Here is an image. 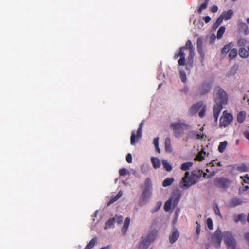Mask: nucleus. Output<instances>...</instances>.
I'll return each instance as SVG.
<instances>
[{
    "label": "nucleus",
    "instance_id": "1",
    "mask_svg": "<svg viewBox=\"0 0 249 249\" xmlns=\"http://www.w3.org/2000/svg\"><path fill=\"white\" fill-rule=\"evenodd\" d=\"M215 105L213 108V115L217 121L223 106L227 105L228 97L226 92L220 87L215 88L214 91Z\"/></svg>",
    "mask_w": 249,
    "mask_h": 249
},
{
    "label": "nucleus",
    "instance_id": "2",
    "mask_svg": "<svg viewBox=\"0 0 249 249\" xmlns=\"http://www.w3.org/2000/svg\"><path fill=\"white\" fill-rule=\"evenodd\" d=\"M171 127L173 129L174 136L177 138H180L185 129L190 128V126L185 121L178 120L171 124Z\"/></svg>",
    "mask_w": 249,
    "mask_h": 249
},
{
    "label": "nucleus",
    "instance_id": "3",
    "mask_svg": "<svg viewBox=\"0 0 249 249\" xmlns=\"http://www.w3.org/2000/svg\"><path fill=\"white\" fill-rule=\"evenodd\" d=\"M195 179L192 174L190 175L189 172L187 171L185 173L184 176L182 178L180 182V187L182 189H187L192 185L196 183Z\"/></svg>",
    "mask_w": 249,
    "mask_h": 249
},
{
    "label": "nucleus",
    "instance_id": "4",
    "mask_svg": "<svg viewBox=\"0 0 249 249\" xmlns=\"http://www.w3.org/2000/svg\"><path fill=\"white\" fill-rule=\"evenodd\" d=\"M205 105L203 102L200 101L193 105L189 109V113L191 115H194L197 112H199V116L202 117L205 115Z\"/></svg>",
    "mask_w": 249,
    "mask_h": 249
},
{
    "label": "nucleus",
    "instance_id": "5",
    "mask_svg": "<svg viewBox=\"0 0 249 249\" xmlns=\"http://www.w3.org/2000/svg\"><path fill=\"white\" fill-rule=\"evenodd\" d=\"M232 115L226 110L224 111L220 119V127L225 128L227 127L232 122Z\"/></svg>",
    "mask_w": 249,
    "mask_h": 249
},
{
    "label": "nucleus",
    "instance_id": "6",
    "mask_svg": "<svg viewBox=\"0 0 249 249\" xmlns=\"http://www.w3.org/2000/svg\"><path fill=\"white\" fill-rule=\"evenodd\" d=\"M223 238L227 247H236V241L231 232L227 231L224 232Z\"/></svg>",
    "mask_w": 249,
    "mask_h": 249
},
{
    "label": "nucleus",
    "instance_id": "7",
    "mask_svg": "<svg viewBox=\"0 0 249 249\" xmlns=\"http://www.w3.org/2000/svg\"><path fill=\"white\" fill-rule=\"evenodd\" d=\"M174 58L175 59L179 58L178 62L179 66H184L186 63L184 48L181 47L178 50H177L175 53Z\"/></svg>",
    "mask_w": 249,
    "mask_h": 249
},
{
    "label": "nucleus",
    "instance_id": "8",
    "mask_svg": "<svg viewBox=\"0 0 249 249\" xmlns=\"http://www.w3.org/2000/svg\"><path fill=\"white\" fill-rule=\"evenodd\" d=\"M142 124L141 123L136 133L134 131H132L130 137V144L131 145H135L136 142L141 139L142 136Z\"/></svg>",
    "mask_w": 249,
    "mask_h": 249
},
{
    "label": "nucleus",
    "instance_id": "9",
    "mask_svg": "<svg viewBox=\"0 0 249 249\" xmlns=\"http://www.w3.org/2000/svg\"><path fill=\"white\" fill-rule=\"evenodd\" d=\"M152 194V191L144 189L139 200V205L142 206L145 204L148 200L151 198Z\"/></svg>",
    "mask_w": 249,
    "mask_h": 249
},
{
    "label": "nucleus",
    "instance_id": "10",
    "mask_svg": "<svg viewBox=\"0 0 249 249\" xmlns=\"http://www.w3.org/2000/svg\"><path fill=\"white\" fill-rule=\"evenodd\" d=\"M178 203L176 197L171 196L164 203V209L165 212L172 211Z\"/></svg>",
    "mask_w": 249,
    "mask_h": 249
},
{
    "label": "nucleus",
    "instance_id": "11",
    "mask_svg": "<svg viewBox=\"0 0 249 249\" xmlns=\"http://www.w3.org/2000/svg\"><path fill=\"white\" fill-rule=\"evenodd\" d=\"M223 233L220 230L217 229L212 237V243L215 248H219L220 246Z\"/></svg>",
    "mask_w": 249,
    "mask_h": 249
},
{
    "label": "nucleus",
    "instance_id": "12",
    "mask_svg": "<svg viewBox=\"0 0 249 249\" xmlns=\"http://www.w3.org/2000/svg\"><path fill=\"white\" fill-rule=\"evenodd\" d=\"M193 177L195 179L196 181L197 182L199 179V178L201 177L203 175V177L206 178H210L213 177L214 175V172H211V173L209 175H207L206 173H203V171L201 170L196 169L194 170L191 173Z\"/></svg>",
    "mask_w": 249,
    "mask_h": 249
},
{
    "label": "nucleus",
    "instance_id": "13",
    "mask_svg": "<svg viewBox=\"0 0 249 249\" xmlns=\"http://www.w3.org/2000/svg\"><path fill=\"white\" fill-rule=\"evenodd\" d=\"M180 235V232L178 230L174 227L172 229L169 235V240L171 244H174L178 239Z\"/></svg>",
    "mask_w": 249,
    "mask_h": 249
},
{
    "label": "nucleus",
    "instance_id": "14",
    "mask_svg": "<svg viewBox=\"0 0 249 249\" xmlns=\"http://www.w3.org/2000/svg\"><path fill=\"white\" fill-rule=\"evenodd\" d=\"M211 84L208 82H204L200 86L198 92L200 95H205L208 93L211 89Z\"/></svg>",
    "mask_w": 249,
    "mask_h": 249
},
{
    "label": "nucleus",
    "instance_id": "15",
    "mask_svg": "<svg viewBox=\"0 0 249 249\" xmlns=\"http://www.w3.org/2000/svg\"><path fill=\"white\" fill-rule=\"evenodd\" d=\"M142 238L150 245L155 241L156 238V233L154 232H150L147 235L143 236Z\"/></svg>",
    "mask_w": 249,
    "mask_h": 249
},
{
    "label": "nucleus",
    "instance_id": "16",
    "mask_svg": "<svg viewBox=\"0 0 249 249\" xmlns=\"http://www.w3.org/2000/svg\"><path fill=\"white\" fill-rule=\"evenodd\" d=\"M233 14V10L231 9H229L227 11L223 12L220 17L222 18L223 20H228L232 18Z\"/></svg>",
    "mask_w": 249,
    "mask_h": 249
},
{
    "label": "nucleus",
    "instance_id": "17",
    "mask_svg": "<svg viewBox=\"0 0 249 249\" xmlns=\"http://www.w3.org/2000/svg\"><path fill=\"white\" fill-rule=\"evenodd\" d=\"M238 26L239 30L244 33L245 35L249 34V27L248 25L241 20L238 21Z\"/></svg>",
    "mask_w": 249,
    "mask_h": 249
},
{
    "label": "nucleus",
    "instance_id": "18",
    "mask_svg": "<svg viewBox=\"0 0 249 249\" xmlns=\"http://www.w3.org/2000/svg\"><path fill=\"white\" fill-rule=\"evenodd\" d=\"M165 150L168 153H171L173 151V148L172 145L170 138H166L164 142Z\"/></svg>",
    "mask_w": 249,
    "mask_h": 249
},
{
    "label": "nucleus",
    "instance_id": "19",
    "mask_svg": "<svg viewBox=\"0 0 249 249\" xmlns=\"http://www.w3.org/2000/svg\"><path fill=\"white\" fill-rule=\"evenodd\" d=\"M216 184L220 187H227L229 184L228 180L225 178H219L216 180Z\"/></svg>",
    "mask_w": 249,
    "mask_h": 249
},
{
    "label": "nucleus",
    "instance_id": "20",
    "mask_svg": "<svg viewBox=\"0 0 249 249\" xmlns=\"http://www.w3.org/2000/svg\"><path fill=\"white\" fill-rule=\"evenodd\" d=\"M150 160L152 164V166L154 169H158L160 168L161 166V162L160 160L155 157H151Z\"/></svg>",
    "mask_w": 249,
    "mask_h": 249
},
{
    "label": "nucleus",
    "instance_id": "21",
    "mask_svg": "<svg viewBox=\"0 0 249 249\" xmlns=\"http://www.w3.org/2000/svg\"><path fill=\"white\" fill-rule=\"evenodd\" d=\"M208 155V153L205 151L204 149H202L201 150L196 156L195 159L198 161H202L203 159H204V158Z\"/></svg>",
    "mask_w": 249,
    "mask_h": 249
},
{
    "label": "nucleus",
    "instance_id": "22",
    "mask_svg": "<svg viewBox=\"0 0 249 249\" xmlns=\"http://www.w3.org/2000/svg\"><path fill=\"white\" fill-rule=\"evenodd\" d=\"M150 244L148 243L142 238L138 244V249H147Z\"/></svg>",
    "mask_w": 249,
    "mask_h": 249
},
{
    "label": "nucleus",
    "instance_id": "23",
    "mask_svg": "<svg viewBox=\"0 0 249 249\" xmlns=\"http://www.w3.org/2000/svg\"><path fill=\"white\" fill-rule=\"evenodd\" d=\"M98 238L94 237L88 243L85 248V249H91L97 243Z\"/></svg>",
    "mask_w": 249,
    "mask_h": 249
},
{
    "label": "nucleus",
    "instance_id": "24",
    "mask_svg": "<svg viewBox=\"0 0 249 249\" xmlns=\"http://www.w3.org/2000/svg\"><path fill=\"white\" fill-rule=\"evenodd\" d=\"M130 219L129 217L126 218L124 220L122 230L124 234H125L127 231L130 224Z\"/></svg>",
    "mask_w": 249,
    "mask_h": 249
},
{
    "label": "nucleus",
    "instance_id": "25",
    "mask_svg": "<svg viewBox=\"0 0 249 249\" xmlns=\"http://www.w3.org/2000/svg\"><path fill=\"white\" fill-rule=\"evenodd\" d=\"M202 44H203V39L202 38L199 37L197 39V47L198 51L202 57L204 56V53L202 51Z\"/></svg>",
    "mask_w": 249,
    "mask_h": 249
},
{
    "label": "nucleus",
    "instance_id": "26",
    "mask_svg": "<svg viewBox=\"0 0 249 249\" xmlns=\"http://www.w3.org/2000/svg\"><path fill=\"white\" fill-rule=\"evenodd\" d=\"M239 55L243 58H247L249 57L248 51L244 47L241 48L239 50Z\"/></svg>",
    "mask_w": 249,
    "mask_h": 249
},
{
    "label": "nucleus",
    "instance_id": "27",
    "mask_svg": "<svg viewBox=\"0 0 249 249\" xmlns=\"http://www.w3.org/2000/svg\"><path fill=\"white\" fill-rule=\"evenodd\" d=\"M161 162L163 167L167 172H170L172 170L173 167L172 165L167 160L163 159Z\"/></svg>",
    "mask_w": 249,
    "mask_h": 249
},
{
    "label": "nucleus",
    "instance_id": "28",
    "mask_svg": "<svg viewBox=\"0 0 249 249\" xmlns=\"http://www.w3.org/2000/svg\"><path fill=\"white\" fill-rule=\"evenodd\" d=\"M233 46V44L232 42H230L226 45H225L222 49L221 53L223 54H225L228 53L230 51V50L232 48Z\"/></svg>",
    "mask_w": 249,
    "mask_h": 249
},
{
    "label": "nucleus",
    "instance_id": "29",
    "mask_svg": "<svg viewBox=\"0 0 249 249\" xmlns=\"http://www.w3.org/2000/svg\"><path fill=\"white\" fill-rule=\"evenodd\" d=\"M145 190H149L152 191L153 186L151 179L148 178H147L144 182V189Z\"/></svg>",
    "mask_w": 249,
    "mask_h": 249
},
{
    "label": "nucleus",
    "instance_id": "30",
    "mask_svg": "<svg viewBox=\"0 0 249 249\" xmlns=\"http://www.w3.org/2000/svg\"><path fill=\"white\" fill-rule=\"evenodd\" d=\"M179 77L182 82L185 83L187 82V76L186 72L180 68H178Z\"/></svg>",
    "mask_w": 249,
    "mask_h": 249
},
{
    "label": "nucleus",
    "instance_id": "31",
    "mask_svg": "<svg viewBox=\"0 0 249 249\" xmlns=\"http://www.w3.org/2000/svg\"><path fill=\"white\" fill-rule=\"evenodd\" d=\"M153 144L155 148L156 151L158 153H160L161 150L159 147V138L156 137L153 139Z\"/></svg>",
    "mask_w": 249,
    "mask_h": 249
},
{
    "label": "nucleus",
    "instance_id": "32",
    "mask_svg": "<svg viewBox=\"0 0 249 249\" xmlns=\"http://www.w3.org/2000/svg\"><path fill=\"white\" fill-rule=\"evenodd\" d=\"M228 145V142L227 141H223L220 142L218 147V151L220 153H223L224 152L227 146Z\"/></svg>",
    "mask_w": 249,
    "mask_h": 249
},
{
    "label": "nucleus",
    "instance_id": "33",
    "mask_svg": "<svg viewBox=\"0 0 249 249\" xmlns=\"http://www.w3.org/2000/svg\"><path fill=\"white\" fill-rule=\"evenodd\" d=\"M123 195V192L122 191H120L118 192V193L117 194V195L114 197H112L109 201L107 203V205L109 206L111 205V204L115 202L116 201H117L118 199H119Z\"/></svg>",
    "mask_w": 249,
    "mask_h": 249
},
{
    "label": "nucleus",
    "instance_id": "34",
    "mask_svg": "<svg viewBox=\"0 0 249 249\" xmlns=\"http://www.w3.org/2000/svg\"><path fill=\"white\" fill-rule=\"evenodd\" d=\"M174 181L173 178H168L165 179L162 182V186L164 187L170 186Z\"/></svg>",
    "mask_w": 249,
    "mask_h": 249
},
{
    "label": "nucleus",
    "instance_id": "35",
    "mask_svg": "<svg viewBox=\"0 0 249 249\" xmlns=\"http://www.w3.org/2000/svg\"><path fill=\"white\" fill-rule=\"evenodd\" d=\"M246 112L244 111H240L237 115V121L239 123L243 122L246 117Z\"/></svg>",
    "mask_w": 249,
    "mask_h": 249
},
{
    "label": "nucleus",
    "instance_id": "36",
    "mask_svg": "<svg viewBox=\"0 0 249 249\" xmlns=\"http://www.w3.org/2000/svg\"><path fill=\"white\" fill-rule=\"evenodd\" d=\"M193 164V162L190 161L183 163L181 164V169L182 171H187L190 169Z\"/></svg>",
    "mask_w": 249,
    "mask_h": 249
},
{
    "label": "nucleus",
    "instance_id": "37",
    "mask_svg": "<svg viewBox=\"0 0 249 249\" xmlns=\"http://www.w3.org/2000/svg\"><path fill=\"white\" fill-rule=\"evenodd\" d=\"M162 204V203L160 201H159L157 202L156 203L155 206L153 207V208H152L151 209V210H150L151 213H153L157 212L158 211H159V210L161 207Z\"/></svg>",
    "mask_w": 249,
    "mask_h": 249
},
{
    "label": "nucleus",
    "instance_id": "38",
    "mask_svg": "<svg viewBox=\"0 0 249 249\" xmlns=\"http://www.w3.org/2000/svg\"><path fill=\"white\" fill-rule=\"evenodd\" d=\"M225 27H224V26L220 27L217 31L216 38L218 39H221L223 36V35L225 33Z\"/></svg>",
    "mask_w": 249,
    "mask_h": 249
},
{
    "label": "nucleus",
    "instance_id": "39",
    "mask_svg": "<svg viewBox=\"0 0 249 249\" xmlns=\"http://www.w3.org/2000/svg\"><path fill=\"white\" fill-rule=\"evenodd\" d=\"M150 168V167L148 164H143L141 167V170L142 173L146 174L149 172Z\"/></svg>",
    "mask_w": 249,
    "mask_h": 249
},
{
    "label": "nucleus",
    "instance_id": "40",
    "mask_svg": "<svg viewBox=\"0 0 249 249\" xmlns=\"http://www.w3.org/2000/svg\"><path fill=\"white\" fill-rule=\"evenodd\" d=\"M237 55V50L235 48L232 49L229 53V57L231 59H233L236 57Z\"/></svg>",
    "mask_w": 249,
    "mask_h": 249
},
{
    "label": "nucleus",
    "instance_id": "41",
    "mask_svg": "<svg viewBox=\"0 0 249 249\" xmlns=\"http://www.w3.org/2000/svg\"><path fill=\"white\" fill-rule=\"evenodd\" d=\"M204 0V1L202 4H200L198 8V10L199 13H201L203 10L205 9L207 7L209 0Z\"/></svg>",
    "mask_w": 249,
    "mask_h": 249
},
{
    "label": "nucleus",
    "instance_id": "42",
    "mask_svg": "<svg viewBox=\"0 0 249 249\" xmlns=\"http://www.w3.org/2000/svg\"><path fill=\"white\" fill-rule=\"evenodd\" d=\"M248 43V41L246 38H240L237 41V44L239 46L243 47Z\"/></svg>",
    "mask_w": 249,
    "mask_h": 249
},
{
    "label": "nucleus",
    "instance_id": "43",
    "mask_svg": "<svg viewBox=\"0 0 249 249\" xmlns=\"http://www.w3.org/2000/svg\"><path fill=\"white\" fill-rule=\"evenodd\" d=\"M189 51V54L188 58V62L189 63H192L193 62V57L194 56V49H192Z\"/></svg>",
    "mask_w": 249,
    "mask_h": 249
},
{
    "label": "nucleus",
    "instance_id": "44",
    "mask_svg": "<svg viewBox=\"0 0 249 249\" xmlns=\"http://www.w3.org/2000/svg\"><path fill=\"white\" fill-rule=\"evenodd\" d=\"M206 225L207 227L210 229L212 230L213 228V222L211 218H208L206 221Z\"/></svg>",
    "mask_w": 249,
    "mask_h": 249
},
{
    "label": "nucleus",
    "instance_id": "45",
    "mask_svg": "<svg viewBox=\"0 0 249 249\" xmlns=\"http://www.w3.org/2000/svg\"><path fill=\"white\" fill-rule=\"evenodd\" d=\"M114 220L113 219H110L105 223L104 228L107 229L110 228L114 224Z\"/></svg>",
    "mask_w": 249,
    "mask_h": 249
},
{
    "label": "nucleus",
    "instance_id": "46",
    "mask_svg": "<svg viewBox=\"0 0 249 249\" xmlns=\"http://www.w3.org/2000/svg\"><path fill=\"white\" fill-rule=\"evenodd\" d=\"M245 218V215L244 214H239L238 216H235L234 220L236 223L243 221Z\"/></svg>",
    "mask_w": 249,
    "mask_h": 249
},
{
    "label": "nucleus",
    "instance_id": "47",
    "mask_svg": "<svg viewBox=\"0 0 249 249\" xmlns=\"http://www.w3.org/2000/svg\"><path fill=\"white\" fill-rule=\"evenodd\" d=\"M196 237L198 238L200 234L201 225L199 223H198V222H196Z\"/></svg>",
    "mask_w": 249,
    "mask_h": 249
},
{
    "label": "nucleus",
    "instance_id": "48",
    "mask_svg": "<svg viewBox=\"0 0 249 249\" xmlns=\"http://www.w3.org/2000/svg\"><path fill=\"white\" fill-rule=\"evenodd\" d=\"M183 47L184 48V50L186 48L188 49L189 50H190L194 49L191 41L190 40H189L187 41V42L186 43V44H185V46Z\"/></svg>",
    "mask_w": 249,
    "mask_h": 249
},
{
    "label": "nucleus",
    "instance_id": "49",
    "mask_svg": "<svg viewBox=\"0 0 249 249\" xmlns=\"http://www.w3.org/2000/svg\"><path fill=\"white\" fill-rule=\"evenodd\" d=\"M114 220V222H116L118 224H120L123 220V217L122 216H116L114 218H113Z\"/></svg>",
    "mask_w": 249,
    "mask_h": 249
},
{
    "label": "nucleus",
    "instance_id": "50",
    "mask_svg": "<svg viewBox=\"0 0 249 249\" xmlns=\"http://www.w3.org/2000/svg\"><path fill=\"white\" fill-rule=\"evenodd\" d=\"M223 20L222 18L219 16L213 26L214 28H217L222 23Z\"/></svg>",
    "mask_w": 249,
    "mask_h": 249
},
{
    "label": "nucleus",
    "instance_id": "51",
    "mask_svg": "<svg viewBox=\"0 0 249 249\" xmlns=\"http://www.w3.org/2000/svg\"><path fill=\"white\" fill-rule=\"evenodd\" d=\"M119 174L121 176H124L126 175H129V172L125 168L121 169L119 170Z\"/></svg>",
    "mask_w": 249,
    "mask_h": 249
},
{
    "label": "nucleus",
    "instance_id": "52",
    "mask_svg": "<svg viewBox=\"0 0 249 249\" xmlns=\"http://www.w3.org/2000/svg\"><path fill=\"white\" fill-rule=\"evenodd\" d=\"M243 181L247 184H249V175L247 174L245 176H241Z\"/></svg>",
    "mask_w": 249,
    "mask_h": 249
},
{
    "label": "nucleus",
    "instance_id": "53",
    "mask_svg": "<svg viewBox=\"0 0 249 249\" xmlns=\"http://www.w3.org/2000/svg\"><path fill=\"white\" fill-rule=\"evenodd\" d=\"M196 26L198 28L200 29H203L204 28V24L201 20H199Z\"/></svg>",
    "mask_w": 249,
    "mask_h": 249
},
{
    "label": "nucleus",
    "instance_id": "54",
    "mask_svg": "<svg viewBox=\"0 0 249 249\" xmlns=\"http://www.w3.org/2000/svg\"><path fill=\"white\" fill-rule=\"evenodd\" d=\"M205 137H206V136H204L203 134V133H201V132H200L199 133H197L196 135V138L197 139L202 140V139H204Z\"/></svg>",
    "mask_w": 249,
    "mask_h": 249
},
{
    "label": "nucleus",
    "instance_id": "55",
    "mask_svg": "<svg viewBox=\"0 0 249 249\" xmlns=\"http://www.w3.org/2000/svg\"><path fill=\"white\" fill-rule=\"evenodd\" d=\"M126 160L127 161V162L130 163H132V155L131 154L129 153L127 154V156H126Z\"/></svg>",
    "mask_w": 249,
    "mask_h": 249
},
{
    "label": "nucleus",
    "instance_id": "56",
    "mask_svg": "<svg viewBox=\"0 0 249 249\" xmlns=\"http://www.w3.org/2000/svg\"><path fill=\"white\" fill-rule=\"evenodd\" d=\"M202 20L205 23H208L211 20V18L209 16H205L202 18Z\"/></svg>",
    "mask_w": 249,
    "mask_h": 249
},
{
    "label": "nucleus",
    "instance_id": "57",
    "mask_svg": "<svg viewBox=\"0 0 249 249\" xmlns=\"http://www.w3.org/2000/svg\"><path fill=\"white\" fill-rule=\"evenodd\" d=\"M238 169L241 172H245L247 171V167L245 165H242L239 167Z\"/></svg>",
    "mask_w": 249,
    "mask_h": 249
},
{
    "label": "nucleus",
    "instance_id": "58",
    "mask_svg": "<svg viewBox=\"0 0 249 249\" xmlns=\"http://www.w3.org/2000/svg\"><path fill=\"white\" fill-rule=\"evenodd\" d=\"M216 36H215V34H212L211 36H210V43H213L214 42V41H215V38H216Z\"/></svg>",
    "mask_w": 249,
    "mask_h": 249
},
{
    "label": "nucleus",
    "instance_id": "59",
    "mask_svg": "<svg viewBox=\"0 0 249 249\" xmlns=\"http://www.w3.org/2000/svg\"><path fill=\"white\" fill-rule=\"evenodd\" d=\"M214 212H215V213L216 215H218L221 218L222 217V216H221V213H220V210H219V208L218 207H216L214 209Z\"/></svg>",
    "mask_w": 249,
    "mask_h": 249
},
{
    "label": "nucleus",
    "instance_id": "60",
    "mask_svg": "<svg viewBox=\"0 0 249 249\" xmlns=\"http://www.w3.org/2000/svg\"><path fill=\"white\" fill-rule=\"evenodd\" d=\"M217 10H218V7L216 5H214V6H212L211 8V11L213 12H216L217 11Z\"/></svg>",
    "mask_w": 249,
    "mask_h": 249
},
{
    "label": "nucleus",
    "instance_id": "61",
    "mask_svg": "<svg viewBox=\"0 0 249 249\" xmlns=\"http://www.w3.org/2000/svg\"><path fill=\"white\" fill-rule=\"evenodd\" d=\"M217 160H213L210 163L209 165L211 166H214L217 164Z\"/></svg>",
    "mask_w": 249,
    "mask_h": 249
},
{
    "label": "nucleus",
    "instance_id": "62",
    "mask_svg": "<svg viewBox=\"0 0 249 249\" xmlns=\"http://www.w3.org/2000/svg\"><path fill=\"white\" fill-rule=\"evenodd\" d=\"M244 136L249 141V132H248V131L245 132Z\"/></svg>",
    "mask_w": 249,
    "mask_h": 249
},
{
    "label": "nucleus",
    "instance_id": "63",
    "mask_svg": "<svg viewBox=\"0 0 249 249\" xmlns=\"http://www.w3.org/2000/svg\"><path fill=\"white\" fill-rule=\"evenodd\" d=\"M110 247V246L109 245H107L106 247H102L100 249H109Z\"/></svg>",
    "mask_w": 249,
    "mask_h": 249
},
{
    "label": "nucleus",
    "instance_id": "64",
    "mask_svg": "<svg viewBox=\"0 0 249 249\" xmlns=\"http://www.w3.org/2000/svg\"><path fill=\"white\" fill-rule=\"evenodd\" d=\"M236 247H227V249H235Z\"/></svg>",
    "mask_w": 249,
    "mask_h": 249
}]
</instances>
